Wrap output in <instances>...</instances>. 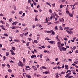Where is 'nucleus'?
<instances>
[{"mask_svg": "<svg viewBox=\"0 0 78 78\" xmlns=\"http://www.w3.org/2000/svg\"><path fill=\"white\" fill-rule=\"evenodd\" d=\"M42 56H43V55H42V54H41L40 55V58H42Z\"/></svg>", "mask_w": 78, "mask_h": 78, "instance_id": "20", "label": "nucleus"}, {"mask_svg": "<svg viewBox=\"0 0 78 78\" xmlns=\"http://www.w3.org/2000/svg\"><path fill=\"white\" fill-rule=\"evenodd\" d=\"M42 68L43 69H47L46 67L45 66H42Z\"/></svg>", "mask_w": 78, "mask_h": 78, "instance_id": "39", "label": "nucleus"}, {"mask_svg": "<svg viewBox=\"0 0 78 78\" xmlns=\"http://www.w3.org/2000/svg\"><path fill=\"white\" fill-rule=\"evenodd\" d=\"M58 69V67L56 66V67H54L53 68V69L54 70H56V69Z\"/></svg>", "mask_w": 78, "mask_h": 78, "instance_id": "38", "label": "nucleus"}, {"mask_svg": "<svg viewBox=\"0 0 78 78\" xmlns=\"http://www.w3.org/2000/svg\"><path fill=\"white\" fill-rule=\"evenodd\" d=\"M11 13L12 14H15V12H14V11L13 10V11H11Z\"/></svg>", "mask_w": 78, "mask_h": 78, "instance_id": "50", "label": "nucleus"}, {"mask_svg": "<svg viewBox=\"0 0 78 78\" xmlns=\"http://www.w3.org/2000/svg\"><path fill=\"white\" fill-rule=\"evenodd\" d=\"M45 40H47V41H50V39L48 38H46L45 39Z\"/></svg>", "mask_w": 78, "mask_h": 78, "instance_id": "42", "label": "nucleus"}, {"mask_svg": "<svg viewBox=\"0 0 78 78\" xmlns=\"http://www.w3.org/2000/svg\"><path fill=\"white\" fill-rule=\"evenodd\" d=\"M76 53H78V50H77L75 51Z\"/></svg>", "mask_w": 78, "mask_h": 78, "instance_id": "60", "label": "nucleus"}, {"mask_svg": "<svg viewBox=\"0 0 78 78\" xmlns=\"http://www.w3.org/2000/svg\"><path fill=\"white\" fill-rule=\"evenodd\" d=\"M34 42L35 43H38V41H37V40H36L34 41Z\"/></svg>", "mask_w": 78, "mask_h": 78, "instance_id": "28", "label": "nucleus"}, {"mask_svg": "<svg viewBox=\"0 0 78 78\" xmlns=\"http://www.w3.org/2000/svg\"><path fill=\"white\" fill-rule=\"evenodd\" d=\"M16 32L17 33H19V31L18 30H16Z\"/></svg>", "mask_w": 78, "mask_h": 78, "instance_id": "59", "label": "nucleus"}, {"mask_svg": "<svg viewBox=\"0 0 78 78\" xmlns=\"http://www.w3.org/2000/svg\"><path fill=\"white\" fill-rule=\"evenodd\" d=\"M61 41L58 42L57 44L58 45H61Z\"/></svg>", "mask_w": 78, "mask_h": 78, "instance_id": "17", "label": "nucleus"}, {"mask_svg": "<svg viewBox=\"0 0 78 78\" xmlns=\"http://www.w3.org/2000/svg\"><path fill=\"white\" fill-rule=\"evenodd\" d=\"M60 22H64V19L61 18V20H59Z\"/></svg>", "mask_w": 78, "mask_h": 78, "instance_id": "9", "label": "nucleus"}, {"mask_svg": "<svg viewBox=\"0 0 78 78\" xmlns=\"http://www.w3.org/2000/svg\"><path fill=\"white\" fill-rule=\"evenodd\" d=\"M19 20H21L22 21H23V20H24L23 19H22L20 18H19Z\"/></svg>", "mask_w": 78, "mask_h": 78, "instance_id": "31", "label": "nucleus"}, {"mask_svg": "<svg viewBox=\"0 0 78 78\" xmlns=\"http://www.w3.org/2000/svg\"><path fill=\"white\" fill-rule=\"evenodd\" d=\"M56 78H59V76H58V75L56 74Z\"/></svg>", "mask_w": 78, "mask_h": 78, "instance_id": "48", "label": "nucleus"}, {"mask_svg": "<svg viewBox=\"0 0 78 78\" xmlns=\"http://www.w3.org/2000/svg\"><path fill=\"white\" fill-rule=\"evenodd\" d=\"M19 62L20 64L19 63H18L17 64L18 66H21V67H23V63L22 62H21L20 60Z\"/></svg>", "mask_w": 78, "mask_h": 78, "instance_id": "1", "label": "nucleus"}, {"mask_svg": "<svg viewBox=\"0 0 78 78\" xmlns=\"http://www.w3.org/2000/svg\"><path fill=\"white\" fill-rule=\"evenodd\" d=\"M34 52H35L36 53H37V51L35 49H34Z\"/></svg>", "mask_w": 78, "mask_h": 78, "instance_id": "64", "label": "nucleus"}, {"mask_svg": "<svg viewBox=\"0 0 78 78\" xmlns=\"http://www.w3.org/2000/svg\"><path fill=\"white\" fill-rule=\"evenodd\" d=\"M26 77H27V78H31V76H30V75L29 74H26Z\"/></svg>", "mask_w": 78, "mask_h": 78, "instance_id": "4", "label": "nucleus"}, {"mask_svg": "<svg viewBox=\"0 0 78 78\" xmlns=\"http://www.w3.org/2000/svg\"><path fill=\"white\" fill-rule=\"evenodd\" d=\"M66 31L69 34H71V33H70V32L69 31H68L67 30H66Z\"/></svg>", "mask_w": 78, "mask_h": 78, "instance_id": "30", "label": "nucleus"}, {"mask_svg": "<svg viewBox=\"0 0 78 78\" xmlns=\"http://www.w3.org/2000/svg\"><path fill=\"white\" fill-rule=\"evenodd\" d=\"M28 34V32H27L24 34L25 36H27V35Z\"/></svg>", "mask_w": 78, "mask_h": 78, "instance_id": "37", "label": "nucleus"}, {"mask_svg": "<svg viewBox=\"0 0 78 78\" xmlns=\"http://www.w3.org/2000/svg\"><path fill=\"white\" fill-rule=\"evenodd\" d=\"M32 67L33 69H35L36 68V66H32Z\"/></svg>", "mask_w": 78, "mask_h": 78, "instance_id": "63", "label": "nucleus"}, {"mask_svg": "<svg viewBox=\"0 0 78 78\" xmlns=\"http://www.w3.org/2000/svg\"><path fill=\"white\" fill-rule=\"evenodd\" d=\"M73 50H75V49H76V46H74V47H73Z\"/></svg>", "mask_w": 78, "mask_h": 78, "instance_id": "34", "label": "nucleus"}, {"mask_svg": "<svg viewBox=\"0 0 78 78\" xmlns=\"http://www.w3.org/2000/svg\"><path fill=\"white\" fill-rule=\"evenodd\" d=\"M6 56H9V52H7L6 53Z\"/></svg>", "mask_w": 78, "mask_h": 78, "instance_id": "26", "label": "nucleus"}, {"mask_svg": "<svg viewBox=\"0 0 78 78\" xmlns=\"http://www.w3.org/2000/svg\"><path fill=\"white\" fill-rule=\"evenodd\" d=\"M72 73H73V74L74 75H76V73L75 72L73 71Z\"/></svg>", "mask_w": 78, "mask_h": 78, "instance_id": "46", "label": "nucleus"}, {"mask_svg": "<svg viewBox=\"0 0 78 78\" xmlns=\"http://www.w3.org/2000/svg\"><path fill=\"white\" fill-rule=\"evenodd\" d=\"M10 62L11 63H14V61H12V60H11L10 61Z\"/></svg>", "mask_w": 78, "mask_h": 78, "instance_id": "56", "label": "nucleus"}, {"mask_svg": "<svg viewBox=\"0 0 78 78\" xmlns=\"http://www.w3.org/2000/svg\"><path fill=\"white\" fill-rule=\"evenodd\" d=\"M4 36H5L7 37H8V34H4Z\"/></svg>", "mask_w": 78, "mask_h": 78, "instance_id": "43", "label": "nucleus"}, {"mask_svg": "<svg viewBox=\"0 0 78 78\" xmlns=\"http://www.w3.org/2000/svg\"><path fill=\"white\" fill-rule=\"evenodd\" d=\"M6 26H7V27H9V24H8V23H6Z\"/></svg>", "mask_w": 78, "mask_h": 78, "instance_id": "62", "label": "nucleus"}, {"mask_svg": "<svg viewBox=\"0 0 78 78\" xmlns=\"http://www.w3.org/2000/svg\"><path fill=\"white\" fill-rule=\"evenodd\" d=\"M51 16L52 17H55V14H54L53 13H52L51 14Z\"/></svg>", "mask_w": 78, "mask_h": 78, "instance_id": "23", "label": "nucleus"}, {"mask_svg": "<svg viewBox=\"0 0 78 78\" xmlns=\"http://www.w3.org/2000/svg\"><path fill=\"white\" fill-rule=\"evenodd\" d=\"M12 18H11L9 20V21L10 22H12Z\"/></svg>", "mask_w": 78, "mask_h": 78, "instance_id": "40", "label": "nucleus"}, {"mask_svg": "<svg viewBox=\"0 0 78 78\" xmlns=\"http://www.w3.org/2000/svg\"><path fill=\"white\" fill-rule=\"evenodd\" d=\"M65 72H62L61 73H60V74H65Z\"/></svg>", "mask_w": 78, "mask_h": 78, "instance_id": "32", "label": "nucleus"}, {"mask_svg": "<svg viewBox=\"0 0 78 78\" xmlns=\"http://www.w3.org/2000/svg\"><path fill=\"white\" fill-rule=\"evenodd\" d=\"M49 12H50V13H53V11L51 10V9H50L49 10Z\"/></svg>", "mask_w": 78, "mask_h": 78, "instance_id": "14", "label": "nucleus"}, {"mask_svg": "<svg viewBox=\"0 0 78 78\" xmlns=\"http://www.w3.org/2000/svg\"><path fill=\"white\" fill-rule=\"evenodd\" d=\"M36 56L35 55H33L31 56V58H36Z\"/></svg>", "mask_w": 78, "mask_h": 78, "instance_id": "11", "label": "nucleus"}, {"mask_svg": "<svg viewBox=\"0 0 78 78\" xmlns=\"http://www.w3.org/2000/svg\"><path fill=\"white\" fill-rule=\"evenodd\" d=\"M55 30H58V26H55Z\"/></svg>", "mask_w": 78, "mask_h": 78, "instance_id": "22", "label": "nucleus"}, {"mask_svg": "<svg viewBox=\"0 0 78 78\" xmlns=\"http://www.w3.org/2000/svg\"><path fill=\"white\" fill-rule=\"evenodd\" d=\"M8 72H12V71L11 69H9L8 70Z\"/></svg>", "mask_w": 78, "mask_h": 78, "instance_id": "44", "label": "nucleus"}, {"mask_svg": "<svg viewBox=\"0 0 78 78\" xmlns=\"http://www.w3.org/2000/svg\"><path fill=\"white\" fill-rule=\"evenodd\" d=\"M48 42L50 44H56V42L51 41H48Z\"/></svg>", "mask_w": 78, "mask_h": 78, "instance_id": "2", "label": "nucleus"}, {"mask_svg": "<svg viewBox=\"0 0 78 78\" xmlns=\"http://www.w3.org/2000/svg\"><path fill=\"white\" fill-rule=\"evenodd\" d=\"M61 49H62V50L64 51H66V50H67V48H66L64 47H61Z\"/></svg>", "mask_w": 78, "mask_h": 78, "instance_id": "6", "label": "nucleus"}, {"mask_svg": "<svg viewBox=\"0 0 78 78\" xmlns=\"http://www.w3.org/2000/svg\"><path fill=\"white\" fill-rule=\"evenodd\" d=\"M19 14H22V13H23V12H22V11H20L19 12Z\"/></svg>", "mask_w": 78, "mask_h": 78, "instance_id": "41", "label": "nucleus"}, {"mask_svg": "<svg viewBox=\"0 0 78 78\" xmlns=\"http://www.w3.org/2000/svg\"><path fill=\"white\" fill-rule=\"evenodd\" d=\"M7 67L8 68H10V67H11V65L9 64H7Z\"/></svg>", "mask_w": 78, "mask_h": 78, "instance_id": "21", "label": "nucleus"}, {"mask_svg": "<svg viewBox=\"0 0 78 78\" xmlns=\"http://www.w3.org/2000/svg\"><path fill=\"white\" fill-rule=\"evenodd\" d=\"M66 14H70V13H69V11H68V10L67 9V8H66Z\"/></svg>", "mask_w": 78, "mask_h": 78, "instance_id": "10", "label": "nucleus"}, {"mask_svg": "<svg viewBox=\"0 0 78 78\" xmlns=\"http://www.w3.org/2000/svg\"><path fill=\"white\" fill-rule=\"evenodd\" d=\"M2 17H3V14H2V13H1L0 14V16L2 17Z\"/></svg>", "mask_w": 78, "mask_h": 78, "instance_id": "57", "label": "nucleus"}, {"mask_svg": "<svg viewBox=\"0 0 78 78\" xmlns=\"http://www.w3.org/2000/svg\"><path fill=\"white\" fill-rule=\"evenodd\" d=\"M69 15L70 16V17H73V15L72 14L69 13Z\"/></svg>", "mask_w": 78, "mask_h": 78, "instance_id": "36", "label": "nucleus"}, {"mask_svg": "<svg viewBox=\"0 0 78 78\" xmlns=\"http://www.w3.org/2000/svg\"><path fill=\"white\" fill-rule=\"evenodd\" d=\"M26 45L27 46H29L30 45V42L27 43Z\"/></svg>", "mask_w": 78, "mask_h": 78, "instance_id": "24", "label": "nucleus"}, {"mask_svg": "<svg viewBox=\"0 0 78 78\" xmlns=\"http://www.w3.org/2000/svg\"><path fill=\"white\" fill-rule=\"evenodd\" d=\"M60 30H61V31H62L63 30V28L61 27V26H60L59 27Z\"/></svg>", "mask_w": 78, "mask_h": 78, "instance_id": "18", "label": "nucleus"}, {"mask_svg": "<svg viewBox=\"0 0 78 78\" xmlns=\"http://www.w3.org/2000/svg\"><path fill=\"white\" fill-rule=\"evenodd\" d=\"M23 62L24 63H25V59L24 58H23Z\"/></svg>", "mask_w": 78, "mask_h": 78, "instance_id": "27", "label": "nucleus"}, {"mask_svg": "<svg viewBox=\"0 0 78 78\" xmlns=\"http://www.w3.org/2000/svg\"><path fill=\"white\" fill-rule=\"evenodd\" d=\"M35 20L36 21H38V19H37V18H35Z\"/></svg>", "mask_w": 78, "mask_h": 78, "instance_id": "52", "label": "nucleus"}, {"mask_svg": "<svg viewBox=\"0 0 78 78\" xmlns=\"http://www.w3.org/2000/svg\"><path fill=\"white\" fill-rule=\"evenodd\" d=\"M63 7V5L62 4H61L60 5V8H62Z\"/></svg>", "mask_w": 78, "mask_h": 78, "instance_id": "51", "label": "nucleus"}, {"mask_svg": "<svg viewBox=\"0 0 78 78\" xmlns=\"http://www.w3.org/2000/svg\"><path fill=\"white\" fill-rule=\"evenodd\" d=\"M12 48L11 49V50H14V51H15L16 50V49L14 48H15L14 47L12 46Z\"/></svg>", "mask_w": 78, "mask_h": 78, "instance_id": "19", "label": "nucleus"}, {"mask_svg": "<svg viewBox=\"0 0 78 78\" xmlns=\"http://www.w3.org/2000/svg\"><path fill=\"white\" fill-rule=\"evenodd\" d=\"M24 35V33L21 34H20V37H23V35Z\"/></svg>", "mask_w": 78, "mask_h": 78, "instance_id": "13", "label": "nucleus"}, {"mask_svg": "<svg viewBox=\"0 0 78 78\" xmlns=\"http://www.w3.org/2000/svg\"><path fill=\"white\" fill-rule=\"evenodd\" d=\"M58 35H58L57 36H56V38L57 41H59V42H61V41L60 40H59V37H58Z\"/></svg>", "mask_w": 78, "mask_h": 78, "instance_id": "5", "label": "nucleus"}, {"mask_svg": "<svg viewBox=\"0 0 78 78\" xmlns=\"http://www.w3.org/2000/svg\"><path fill=\"white\" fill-rule=\"evenodd\" d=\"M46 4H47V5H48L50 7H51V5H50V3L48 2H46Z\"/></svg>", "mask_w": 78, "mask_h": 78, "instance_id": "25", "label": "nucleus"}, {"mask_svg": "<svg viewBox=\"0 0 78 78\" xmlns=\"http://www.w3.org/2000/svg\"><path fill=\"white\" fill-rule=\"evenodd\" d=\"M54 23H55L56 25H57L58 23H59V21L55 22Z\"/></svg>", "mask_w": 78, "mask_h": 78, "instance_id": "12", "label": "nucleus"}, {"mask_svg": "<svg viewBox=\"0 0 78 78\" xmlns=\"http://www.w3.org/2000/svg\"><path fill=\"white\" fill-rule=\"evenodd\" d=\"M71 73L70 72V73H68L67 74L68 76H69V75H71Z\"/></svg>", "mask_w": 78, "mask_h": 78, "instance_id": "54", "label": "nucleus"}, {"mask_svg": "<svg viewBox=\"0 0 78 78\" xmlns=\"http://www.w3.org/2000/svg\"><path fill=\"white\" fill-rule=\"evenodd\" d=\"M37 68H39V65H36Z\"/></svg>", "mask_w": 78, "mask_h": 78, "instance_id": "49", "label": "nucleus"}, {"mask_svg": "<svg viewBox=\"0 0 78 78\" xmlns=\"http://www.w3.org/2000/svg\"><path fill=\"white\" fill-rule=\"evenodd\" d=\"M1 27L2 29L3 30H5V31H7V30L5 28V26H3V25H1Z\"/></svg>", "mask_w": 78, "mask_h": 78, "instance_id": "3", "label": "nucleus"}, {"mask_svg": "<svg viewBox=\"0 0 78 78\" xmlns=\"http://www.w3.org/2000/svg\"><path fill=\"white\" fill-rule=\"evenodd\" d=\"M33 4L34 5H35V6H36V4H37L36 3L34 2H33Z\"/></svg>", "mask_w": 78, "mask_h": 78, "instance_id": "58", "label": "nucleus"}, {"mask_svg": "<svg viewBox=\"0 0 78 78\" xmlns=\"http://www.w3.org/2000/svg\"><path fill=\"white\" fill-rule=\"evenodd\" d=\"M3 19H4V20H6V18L5 17H3Z\"/></svg>", "mask_w": 78, "mask_h": 78, "instance_id": "61", "label": "nucleus"}, {"mask_svg": "<svg viewBox=\"0 0 78 78\" xmlns=\"http://www.w3.org/2000/svg\"><path fill=\"white\" fill-rule=\"evenodd\" d=\"M14 10H15V11H16L17 10V8L15 6H14L13 7Z\"/></svg>", "mask_w": 78, "mask_h": 78, "instance_id": "33", "label": "nucleus"}, {"mask_svg": "<svg viewBox=\"0 0 78 78\" xmlns=\"http://www.w3.org/2000/svg\"><path fill=\"white\" fill-rule=\"evenodd\" d=\"M20 41V40H16V42H19Z\"/></svg>", "mask_w": 78, "mask_h": 78, "instance_id": "55", "label": "nucleus"}, {"mask_svg": "<svg viewBox=\"0 0 78 78\" xmlns=\"http://www.w3.org/2000/svg\"><path fill=\"white\" fill-rule=\"evenodd\" d=\"M6 59V57L5 56L3 57V60H4V61H5Z\"/></svg>", "mask_w": 78, "mask_h": 78, "instance_id": "47", "label": "nucleus"}, {"mask_svg": "<svg viewBox=\"0 0 78 78\" xmlns=\"http://www.w3.org/2000/svg\"><path fill=\"white\" fill-rule=\"evenodd\" d=\"M10 51L11 52V54L12 55H15V53H14V51L12 50H10Z\"/></svg>", "mask_w": 78, "mask_h": 78, "instance_id": "7", "label": "nucleus"}, {"mask_svg": "<svg viewBox=\"0 0 78 78\" xmlns=\"http://www.w3.org/2000/svg\"><path fill=\"white\" fill-rule=\"evenodd\" d=\"M17 23H18V22H17V21H15L12 24V25H17Z\"/></svg>", "mask_w": 78, "mask_h": 78, "instance_id": "8", "label": "nucleus"}, {"mask_svg": "<svg viewBox=\"0 0 78 78\" xmlns=\"http://www.w3.org/2000/svg\"><path fill=\"white\" fill-rule=\"evenodd\" d=\"M58 59H59V58H55V60L56 61H57Z\"/></svg>", "mask_w": 78, "mask_h": 78, "instance_id": "53", "label": "nucleus"}, {"mask_svg": "<svg viewBox=\"0 0 78 78\" xmlns=\"http://www.w3.org/2000/svg\"><path fill=\"white\" fill-rule=\"evenodd\" d=\"M51 31L52 32V34H53V35H55V32L52 30H51Z\"/></svg>", "mask_w": 78, "mask_h": 78, "instance_id": "16", "label": "nucleus"}, {"mask_svg": "<svg viewBox=\"0 0 78 78\" xmlns=\"http://www.w3.org/2000/svg\"><path fill=\"white\" fill-rule=\"evenodd\" d=\"M28 2L29 3H30V4H31V0H28Z\"/></svg>", "mask_w": 78, "mask_h": 78, "instance_id": "35", "label": "nucleus"}, {"mask_svg": "<svg viewBox=\"0 0 78 78\" xmlns=\"http://www.w3.org/2000/svg\"><path fill=\"white\" fill-rule=\"evenodd\" d=\"M2 67H5L6 66V64H2Z\"/></svg>", "mask_w": 78, "mask_h": 78, "instance_id": "45", "label": "nucleus"}, {"mask_svg": "<svg viewBox=\"0 0 78 78\" xmlns=\"http://www.w3.org/2000/svg\"><path fill=\"white\" fill-rule=\"evenodd\" d=\"M44 23H48L47 24V25H48L50 24H51V22H44Z\"/></svg>", "mask_w": 78, "mask_h": 78, "instance_id": "29", "label": "nucleus"}, {"mask_svg": "<svg viewBox=\"0 0 78 78\" xmlns=\"http://www.w3.org/2000/svg\"><path fill=\"white\" fill-rule=\"evenodd\" d=\"M28 29L27 28H25L23 30V31H26Z\"/></svg>", "mask_w": 78, "mask_h": 78, "instance_id": "15", "label": "nucleus"}]
</instances>
